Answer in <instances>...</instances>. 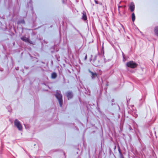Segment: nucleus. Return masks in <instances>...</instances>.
Listing matches in <instances>:
<instances>
[{
  "mask_svg": "<svg viewBox=\"0 0 158 158\" xmlns=\"http://www.w3.org/2000/svg\"><path fill=\"white\" fill-rule=\"evenodd\" d=\"M14 125L18 130L21 131L23 129V126L21 123L18 120L16 119L14 121Z\"/></svg>",
  "mask_w": 158,
  "mask_h": 158,
  "instance_id": "nucleus-1",
  "label": "nucleus"
},
{
  "mask_svg": "<svg viewBox=\"0 0 158 158\" xmlns=\"http://www.w3.org/2000/svg\"><path fill=\"white\" fill-rule=\"evenodd\" d=\"M126 65L127 67L131 68H135L137 67L138 64L133 61H130L127 63Z\"/></svg>",
  "mask_w": 158,
  "mask_h": 158,
  "instance_id": "nucleus-2",
  "label": "nucleus"
},
{
  "mask_svg": "<svg viewBox=\"0 0 158 158\" xmlns=\"http://www.w3.org/2000/svg\"><path fill=\"white\" fill-rule=\"evenodd\" d=\"M56 96L59 100V102L60 103L62 98L61 95L59 93H57L56 94Z\"/></svg>",
  "mask_w": 158,
  "mask_h": 158,
  "instance_id": "nucleus-3",
  "label": "nucleus"
},
{
  "mask_svg": "<svg viewBox=\"0 0 158 158\" xmlns=\"http://www.w3.org/2000/svg\"><path fill=\"white\" fill-rule=\"evenodd\" d=\"M130 8L131 11H132L134 10V6L133 4H131V5L130 6Z\"/></svg>",
  "mask_w": 158,
  "mask_h": 158,
  "instance_id": "nucleus-4",
  "label": "nucleus"
},
{
  "mask_svg": "<svg viewBox=\"0 0 158 158\" xmlns=\"http://www.w3.org/2000/svg\"><path fill=\"white\" fill-rule=\"evenodd\" d=\"M83 18L84 20H86V19L87 17L85 13H83Z\"/></svg>",
  "mask_w": 158,
  "mask_h": 158,
  "instance_id": "nucleus-5",
  "label": "nucleus"
},
{
  "mask_svg": "<svg viewBox=\"0 0 158 158\" xmlns=\"http://www.w3.org/2000/svg\"><path fill=\"white\" fill-rule=\"evenodd\" d=\"M56 73H52V78H54L56 77Z\"/></svg>",
  "mask_w": 158,
  "mask_h": 158,
  "instance_id": "nucleus-6",
  "label": "nucleus"
},
{
  "mask_svg": "<svg viewBox=\"0 0 158 158\" xmlns=\"http://www.w3.org/2000/svg\"><path fill=\"white\" fill-rule=\"evenodd\" d=\"M155 33L158 35V27H156L155 30Z\"/></svg>",
  "mask_w": 158,
  "mask_h": 158,
  "instance_id": "nucleus-7",
  "label": "nucleus"
},
{
  "mask_svg": "<svg viewBox=\"0 0 158 158\" xmlns=\"http://www.w3.org/2000/svg\"><path fill=\"white\" fill-rule=\"evenodd\" d=\"M132 19L133 21H134L135 20V16L134 14H132Z\"/></svg>",
  "mask_w": 158,
  "mask_h": 158,
  "instance_id": "nucleus-8",
  "label": "nucleus"
},
{
  "mask_svg": "<svg viewBox=\"0 0 158 158\" xmlns=\"http://www.w3.org/2000/svg\"><path fill=\"white\" fill-rule=\"evenodd\" d=\"M92 75L93 76H94V75H96V74H95V73L94 74L93 73H92Z\"/></svg>",
  "mask_w": 158,
  "mask_h": 158,
  "instance_id": "nucleus-9",
  "label": "nucleus"
}]
</instances>
